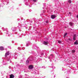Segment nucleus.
Segmentation results:
<instances>
[{
  "label": "nucleus",
  "instance_id": "1",
  "mask_svg": "<svg viewBox=\"0 0 78 78\" xmlns=\"http://www.w3.org/2000/svg\"><path fill=\"white\" fill-rule=\"evenodd\" d=\"M34 67H33V66L32 65H30L28 66V68H29V69H30V70H31V69H33Z\"/></svg>",
  "mask_w": 78,
  "mask_h": 78
},
{
  "label": "nucleus",
  "instance_id": "2",
  "mask_svg": "<svg viewBox=\"0 0 78 78\" xmlns=\"http://www.w3.org/2000/svg\"><path fill=\"white\" fill-rule=\"evenodd\" d=\"M76 34H74L73 36V40H76Z\"/></svg>",
  "mask_w": 78,
  "mask_h": 78
},
{
  "label": "nucleus",
  "instance_id": "8",
  "mask_svg": "<svg viewBox=\"0 0 78 78\" xmlns=\"http://www.w3.org/2000/svg\"><path fill=\"white\" fill-rule=\"evenodd\" d=\"M69 24L70 25V26H72L73 25V23H72V22H70Z\"/></svg>",
  "mask_w": 78,
  "mask_h": 78
},
{
  "label": "nucleus",
  "instance_id": "18",
  "mask_svg": "<svg viewBox=\"0 0 78 78\" xmlns=\"http://www.w3.org/2000/svg\"><path fill=\"white\" fill-rule=\"evenodd\" d=\"M76 17H77V18H78V15H77L76 16Z\"/></svg>",
  "mask_w": 78,
  "mask_h": 78
},
{
  "label": "nucleus",
  "instance_id": "16",
  "mask_svg": "<svg viewBox=\"0 0 78 78\" xmlns=\"http://www.w3.org/2000/svg\"><path fill=\"white\" fill-rule=\"evenodd\" d=\"M46 23H48V21H46Z\"/></svg>",
  "mask_w": 78,
  "mask_h": 78
},
{
  "label": "nucleus",
  "instance_id": "17",
  "mask_svg": "<svg viewBox=\"0 0 78 78\" xmlns=\"http://www.w3.org/2000/svg\"><path fill=\"white\" fill-rule=\"evenodd\" d=\"M33 1H34V2H36V0H33Z\"/></svg>",
  "mask_w": 78,
  "mask_h": 78
},
{
  "label": "nucleus",
  "instance_id": "15",
  "mask_svg": "<svg viewBox=\"0 0 78 78\" xmlns=\"http://www.w3.org/2000/svg\"><path fill=\"white\" fill-rule=\"evenodd\" d=\"M68 40H69V41H72V39L71 38H69Z\"/></svg>",
  "mask_w": 78,
  "mask_h": 78
},
{
  "label": "nucleus",
  "instance_id": "20",
  "mask_svg": "<svg viewBox=\"0 0 78 78\" xmlns=\"http://www.w3.org/2000/svg\"><path fill=\"white\" fill-rule=\"evenodd\" d=\"M69 14H71V13H70V12H69Z\"/></svg>",
  "mask_w": 78,
  "mask_h": 78
},
{
  "label": "nucleus",
  "instance_id": "7",
  "mask_svg": "<svg viewBox=\"0 0 78 78\" xmlns=\"http://www.w3.org/2000/svg\"><path fill=\"white\" fill-rule=\"evenodd\" d=\"M43 44H44V45H47L48 44V42L44 41L43 42Z\"/></svg>",
  "mask_w": 78,
  "mask_h": 78
},
{
  "label": "nucleus",
  "instance_id": "19",
  "mask_svg": "<svg viewBox=\"0 0 78 78\" xmlns=\"http://www.w3.org/2000/svg\"><path fill=\"white\" fill-rule=\"evenodd\" d=\"M51 56H53V55L51 54Z\"/></svg>",
  "mask_w": 78,
  "mask_h": 78
},
{
  "label": "nucleus",
  "instance_id": "13",
  "mask_svg": "<svg viewBox=\"0 0 78 78\" xmlns=\"http://www.w3.org/2000/svg\"><path fill=\"white\" fill-rule=\"evenodd\" d=\"M68 2L69 3H72V1L71 0H69L68 1Z\"/></svg>",
  "mask_w": 78,
  "mask_h": 78
},
{
  "label": "nucleus",
  "instance_id": "12",
  "mask_svg": "<svg viewBox=\"0 0 78 78\" xmlns=\"http://www.w3.org/2000/svg\"><path fill=\"white\" fill-rule=\"evenodd\" d=\"M67 33H66L64 34V37H66V36L67 35Z\"/></svg>",
  "mask_w": 78,
  "mask_h": 78
},
{
  "label": "nucleus",
  "instance_id": "6",
  "mask_svg": "<svg viewBox=\"0 0 78 78\" xmlns=\"http://www.w3.org/2000/svg\"><path fill=\"white\" fill-rule=\"evenodd\" d=\"M51 19H54L55 18V17H56V16L55 15H51Z\"/></svg>",
  "mask_w": 78,
  "mask_h": 78
},
{
  "label": "nucleus",
  "instance_id": "10",
  "mask_svg": "<svg viewBox=\"0 0 78 78\" xmlns=\"http://www.w3.org/2000/svg\"><path fill=\"white\" fill-rule=\"evenodd\" d=\"M26 63L27 64H29V61L27 60L26 61Z\"/></svg>",
  "mask_w": 78,
  "mask_h": 78
},
{
  "label": "nucleus",
  "instance_id": "4",
  "mask_svg": "<svg viewBox=\"0 0 78 78\" xmlns=\"http://www.w3.org/2000/svg\"><path fill=\"white\" fill-rule=\"evenodd\" d=\"M4 47L3 46H1L0 47V50H2L3 51V50H4Z\"/></svg>",
  "mask_w": 78,
  "mask_h": 78
},
{
  "label": "nucleus",
  "instance_id": "14",
  "mask_svg": "<svg viewBox=\"0 0 78 78\" xmlns=\"http://www.w3.org/2000/svg\"><path fill=\"white\" fill-rule=\"evenodd\" d=\"M58 42L59 44H61V41H58Z\"/></svg>",
  "mask_w": 78,
  "mask_h": 78
},
{
  "label": "nucleus",
  "instance_id": "3",
  "mask_svg": "<svg viewBox=\"0 0 78 78\" xmlns=\"http://www.w3.org/2000/svg\"><path fill=\"white\" fill-rule=\"evenodd\" d=\"M9 55V52L8 51L7 53L5 54V57H7V56Z\"/></svg>",
  "mask_w": 78,
  "mask_h": 78
},
{
  "label": "nucleus",
  "instance_id": "5",
  "mask_svg": "<svg viewBox=\"0 0 78 78\" xmlns=\"http://www.w3.org/2000/svg\"><path fill=\"white\" fill-rule=\"evenodd\" d=\"M10 78H14V75H13V74H12L10 75Z\"/></svg>",
  "mask_w": 78,
  "mask_h": 78
},
{
  "label": "nucleus",
  "instance_id": "9",
  "mask_svg": "<svg viewBox=\"0 0 78 78\" xmlns=\"http://www.w3.org/2000/svg\"><path fill=\"white\" fill-rule=\"evenodd\" d=\"M74 44L75 45H78V41L76 40V41L74 42Z\"/></svg>",
  "mask_w": 78,
  "mask_h": 78
},
{
  "label": "nucleus",
  "instance_id": "11",
  "mask_svg": "<svg viewBox=\"0 0 78 78\" xmlns=\"http://www.w3.org/2000/svg\"><path fill=\"white\" fill-rule=\"evenodd\" d=\"M72 53H75V50H72Z\"/></svg>",
  "mask_w": 78,
  "mask_h": 78
}]
</instances>
